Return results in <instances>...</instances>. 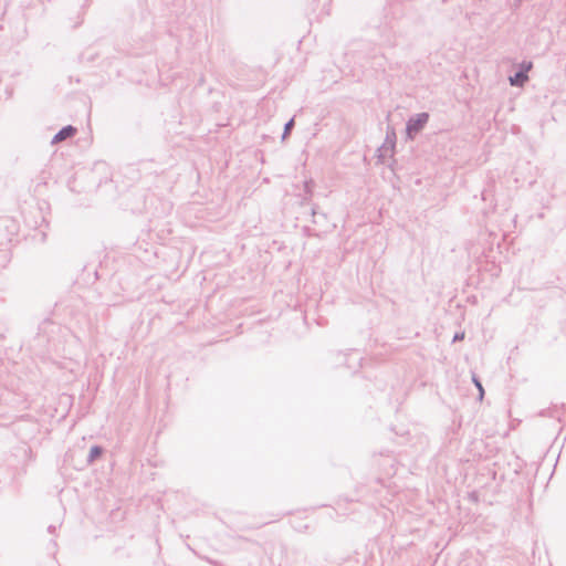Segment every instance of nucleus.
I'll list each match as a JSON object with an SVG mask.
<instances>
[{
    "label": "nucleus",
    "mask_w": 566,
    "mask_h": 566,
    "mask_svg": "<svg viewBox=\"0 0 566 566\" xmlns=\"http://www.w3.org/2000/svg\"><path fill=\"white\" fill-rule=\"evenodd\" d=\"M538 218H547L549 230L556 234L566 228V206L548 208L545 212L539 213Z\"/></svg>",
    "instance_id": "1"
},
{
    "label": "nucleus",
    "mask_w": 566,
    "mask_h": 566,
    "mask_svg": "<svg viewBox=\"0 0 566 566\" xmlns=\"http://www.w3.org/2000/svg\"><path fill=\"white\" fill-rule=\"evenodd\" d=\"M430 118L429 113L422 112L411 115L406 122V139L413 140L422 132Z\"/></svg>",
    "instance_id": "2"
},
{
    "label": "nucleus",
    "mask_w": 566,
    "mask_h": 566,
    "mask_svg": "<svg viewBox=\"0 0 566 566\" xmlns=\"http://www.w3.org/2000/svg\"><path fill=\"white\" fill-rule=\"evenodd\" d=\"M397 136L395 128L391 126L387 127L386 137L381 146L377 149L378 160L385 163L387 156L392 157L396 148Z\"/></svg>",
    "instance_id": "3"
},
{
    "label": "nucleus",
    "mask_w": 566,
    "mask_h": 566,
    "mask_svg": "<svg viewBox=\"0 0 566 566\" xmlns=\"http://www.w3.org/2000/svg\"><path fill=\"white\" fill-rule=\"evenodd\" d=\"M532 62L523 61L517 71L509 77V82L512 86L522 87L528 81V72L532 69Z\"/></svg>",
    "instance_id": "4"
},
{
    "label": "nucleus",
    "mask_w": 566,
    "mask_h": 566,
    "mask_svg": "<svg viewBox=\"0 0 566 566\" xmlns=\"http://www.w3.org/2000/svg\"><path fill=\"white\" fill-rule=\"evenodd\" d=\"M13 431L20 440L25 441L34 436L35 423L25 420L18 421L13 424Z\"/></svg>",
    "instance_id": "5"
},
{
    "label": "nucleus",
    "mask_w": 566,
    "mask_h": 566,
    "mask_svg": "<svg viewBox=\"0 0 566 566\" xmlns=\"http://www.w3.org/2000/svg\"><path fill=\"white\" fill-rule=\"evenodd\" d=\"M331 563L335 564H361V566H366L368 563L366 549L363 552L356 551L353 556L342 557L339 560H332Z\"/></svg>",
    "instance_id": "6"
},
{
    "label": "nucleus",
    "mask_w": 566,
    "mask_h": 566,
    "mask_svg": "<svg viewBox=\"0 0 566 566\" xmlns=\"http://www.w3.org/2000/svg\"><path fill=\"white\" fill-rule=\"evenodd\" d=\"M77 133V128L72 125L62 127L52 138L51 144H57L62 140L73 137Z\"/></svg>",
    "instance_id": "7"
},
{
    "label": "nucleus",
    "mask_w": 566,
    "mask_h": 566,
    "mask_svg": "<svg viewBox=\"0 0 566 566\" xmlns=\"http://www.w3.org/2000/svg\"><path fill=\"white\" fill-rule=\"evenodd\" d=\"M103 452H104L103 447L97 446V444L92 446L90 449V452L87 454V459H86L87 463L92 464L93 462H95L99 457H102Z\"/></svg>",
    "instance_id": "8"
},
{
    "label": "nucleus",
    "mask_w": 566,
    "mask_h": 566,
    "mask_svg": "<svg viewBox=\"0 0 566 566\" xmlns=\"http://www.w3.org/2000/svg\"><path fill=\"white\" fill-rule=\"evenodd\" d=\"M294 125H295L294 117H292L291 119H289L285 123L284 128H283V133H282V137H281V139L283 142L290 136L292 129L294 128Z\"/></svg>",
    "instance_id": "9"
},
{
    "label": "nucleus",
    "mask_w": 566,
    "mask_h": 566,
    "mask_svg": "<svg viewBox=\"0 0 566 566\" xmlns=\"http://www.w3.org/2000/svg\"><path fill=\"white\" fill-rule=\"evenodd\" d=\"M472 380H473L475 387L479 390V398L482 399L483 396H484V388L482 386L481 380L475 375H473Z\"/></svg>",
    "instance_id": "10"
},
{
    "label": "nucleus",
    "mask_w": 566,
    "mask_h": 566,
    "mask_svg": "<svg viewBox=\"0 0 566 566\" xmlns=\"http://www.w3.org/2000/svg\"><path fill=\"white\" fill-rule=\"evenodd\" d=\"M464 338L463 332H457L452 338V343H457L459 340H462Z\"/></svg>",
    "instance_id": "11"
},
{
    "label": "nucleus",
    "mask_w": 566,
    "mask_h": 566,
    "mask_svg": "<svg viewBox=\"0 0 566 566\" xmlns=\"http://www.w3.org/2000/svg\"><path fill=\"white\" fill-rule=\"evenodd\" d=\"M469 499L472 501V502H478L479 501V495L475 491L469 493Z\"/></svg>",
    "instance_id": "12"
},
{
    "label": "nucleus",
    "mask_w": 566,
    "mask_h": 566,
    "mask_svg": "<svg viewBox=\"0 0 566 566\" xmlns=\"http://www.w3.org/2000/svg\"><path fill=\"white\" fill-rule=\"evenodd\" d=\"M522 1H523V0H514V3L512 4V9H513L514 11H515V10H517V9L521 7Z\"/></svg>",
    "instance_id": "13"
},
{
    "label": "nucleus",
    "mask_w": 566,
    "mask_h": 566,
    "mask_svg": "<svg viewBox=\"0 0 566 566\" xmlns=\"http://www.w3.org/2000/svg\"><path fill=\"white\" fill-rule=\"evenodd\" d=\"M391 159V161L388 164V167L394 170L395 169V165L397 164V160L392 157H389Z\"/></svg>",
    "instance_id": "14"
},
{
    "label": "nucleus",
    "mask_w": 566,
    "mask_h": 566,
    "mask_svg": "<svg viewBox=\"0 0 566 566\" xmlns=\"http://www.w3.org/2000/svg\"><path fill=\"white\" fill-rule=\"evenodd\" d=\"M56 531V526L55 525H49L48 527V532L51 533V534H54Z\"/></svg>",
    "instance_id": "15"
},
{
    "label": "nucleus",
    "mask_w": 566,
    "mask_h": 566,
    "mask_svg": "<svg viewBox=\"0 0 566 566\" xmlns=\"http://www.w3.org/2000/svg\"><path fill=\"white\" fill-rule=\"evenodd\" d=\"M318 214L316 207L312 208V216L315 218Z\"/></svg>",
    "instance_id": "16"
},
{
    "label": "nucleus",
    "mask_w": 566,
    "mask_h": 566,
    "mask_svg": "<svg viewBox=\"0 0 566 566\" xmlns=\"http://www.w3.org/2000/svg\"><path fill=\"white\" fill-rule=\"evenodd\" d=\"M541 415H542V416H546V415H548V411H547V410H543V411L541 412Z\"/></svg>",
    "instance_id": "17"
},
{
    "label": "nucleus",
    "mask_w": 566,
    "mask_h": 566,
    "mask_svg": "<svg viewBox=\"0 0 566 566\" xmlns=\"http://www.w3.org/2000/svg\"><path fill=\"white\" fill-rule=\"evenodd\" d=\"M319 216H321L323 219H326V214H325V213H319Z\"/></svg>",
    "instance_id": "18"
},
{
    "label": "nucleus",
    "mask_w": 566,
    "mask_h": 566,
    "mask_svg": "<svg viewBox=\"0 0 566 566\" xmlns=\"http://www.w3.org/2000/svg\"><path fill=\"white\" fill-rule=\"evenodd\" d=\"M443 2H446L447 0H442Z\"/></svg>",
    "instance_id": "19"
}]
</instances>
